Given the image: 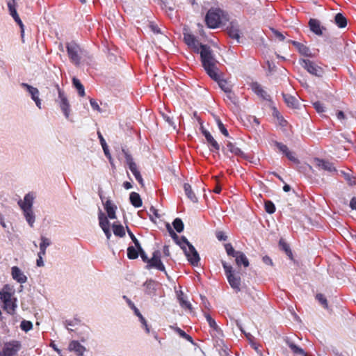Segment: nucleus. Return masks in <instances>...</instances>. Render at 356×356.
Instances as JSON below:
<instances>
[{
    "mask_svg": "<svg viewBox=\"0 0 356 356\" xmlns=\"http://www.w3.org/2000/svg\"><path fill=\"white\" fill-rule=\"evenodd\" d=\"M195 40L196 38L191 33H185L184 35V40L188 47L194 43Z\"/></svg>",
    "mask_w": 356,
    "mask_h": 356,
    "instance_id": "09e8293b",
    "label": "nucleus"
},
{
    "mask_svg": "<svg viewBox=\"0 0 356 356\" xmlns=\"http://www.w3.org/2000/svg\"><path fill=\"white\" fill-rule=\"evenodd\" d=\"M166 227H167V229L168 230L169 232V234L170 235V236L175 240L177 241V243L181 247V241H177L178 239H179V236H177V234L173 231V229H172L171 226L170 225V224H167L166 225Z\"/></svg>",
    "mask_w": 356,
    "mask_h": 356,
    "instance_id": "864d4df0",
    "label": "nucleus"
},
{
    "mask_svg": "<svg viewBox=\"0 0 356 356\" xmlns=\"http://www.w3.org/2000/svg\"><path fill=\"white\" fill-rule=\"evenodd\" d=\"M184 190L186 195L188 197V198L191 201H192L193 202H197V197H196L195 194L193 191L191 186L189 184L185 183L184 184Z\"/></svg>",
    "mask_w": 356,
    "mask_h": 356,
    "instance_id": "c756f323",
    "label": "nucleus"
},
{
    "mask_svg": "<svg viewBox=\"0 0 356 356\" xmlns=\"http://www.w3.org/2000/svg\"><path fill=\"white\" fill-rule=\"evenodd\" d=\"M285 156L287 157V159L289 160L293 161V162H298V159L293 155V153L292 152H291L290 150L285 154Z\"/></svg>",
    "mask_w": 356,
    "mask_h": 356,
    "instance_id": "338daca9",
    "label": "nucleus"
},
{
    "mask_svg": "<svg viewBox=\"0 0 356 356\" xmlns=\"http://www.w3.org/2000/svg\"><path fill=\"white\" fill-rule=\"evenodd\" d=\"M34 197L30 193L26 194L24 197V202H19V204L22 209H32Z\"/></svg>",
    "mask_w": 356,
    "mask_h": 356,
    "instance_id": "b1692460",
    "label": "nucleus"
},
{
    "mask_svg": "<svg viewBox=\"0 0 356 356\" xmlns=\"http://www.w3.org/2000/svg\"><path fill=\"white\" fill-rule=\"evenodd\" d=\"M127 232H128L130 238H131L132 241L135 244L136 248L137 249H140L141 245H140L138 240L136 238L134 234L131 232V230L129 229L128 227H127Z\"/></svg>",
    "mask_w": 356,
    "mask_h": 356,
    "instance_id": "13d9d810",
    "label": "nucleus"
},
{
    "mask_svg": "<svg viewBox=\"0 0 356 356\" xmlns=\"http://www.w3.org/2000/svg\"><path fill=\"white\" fill-rule=\"evenodd\" d=\"M97 134H98V137L99 138V141H100L101 145H102V147L103 148V150H104V152L105 155L108 159H111V154L109 153L107 144H106L104 137L102 136V135L101 134L100 132H98Z\"/></svg>",
    "mask_w": 356,
    "mask_h": 356,
    "instance_id": "a19ab883",
    "label": "nucleus"
},
{
    "mask_svg": "<svg viewBox=\"0 0 356 356\" xmlns=\"http://www.w3.org/2000/svg\"><path fill=\"white\" fill-rule=\"evenodd\" d=\"M56 87L58 90V99H59V106L63 112L65 116L68 118L70 116V105L67 97L65 93V92L61 90L58 84L56 85Z\"/></svg>",
    "mask_w": 356,
    "mask_h": 356,
    "instance_id": "423d86ee",
    "label": "nucleus"
},
{
    "mask_svg": "<svg viewBox=\"0 0 356 356\" xmlns=\"http://www.w3.org/2000/svg\"><path fill=\"white\" fill-rule=\"evenodd\" d=\"M272 31L274 34V35L280 41H284L285 40L284 35L277 30H275L274 29H272Z\"/></svg>",
    "mask_w": 356,
    "mask_h": 356,
    "instance_id": "e2e57ef3",
    "label": "nucleus"
},
{
    "mask_svg": "<svg viewBox=\"0 0 356 356\" xmlns=\"http://www.w3.org/2000/svg\"><path fill=\"white\" fill-rule=\"evenodd\" d=\"M139 254L138 250L133 246H129L127 248V257L129 259H136L138 258Z\"/></svg>",
    "mask_w": 356,
    "mask_h": 356,
    "instance_id": "79ce46f5",
    "label": "nucleus"
},
{
    "mask_svg": "<svg viewBox=\"0 0 356 356\" xmlns=\"http://www.w3.org/2000/svg\"><path fill=\"white\" fill-rule=\"evenodd\" d=\"M13 295V289L9 284L4 285L2 290L0 291V298L2 302H7L9 300L15 298Z\"/></svg>",
    "mask_w": 356,
    "mask_h": 356,
    "instance_id": "dca6fc26",
    "label": "nucleus"
},
{
    "mask_svg": "<svg viewBox=\"0 0 356 356\" xmlns=\"http://www.w3.org/2000/svg\"><path fill=\"white\" fill-rule=\"evenodd\" d=\"M20 327L22 330L28 332L33 328V324L31 321L24 320L21 322Z\"/></svg>",
    "mask_w": 356,
    "mask_h": 356,
    "instance_id": "3c124183",
    "label": "nucleus"
},
{
    "mask_svg": "<svg viewBox=\"0 0 356 356\" xmlns=\"http://www.w3.org/2000/svg\"><path fill=\"white\" fill-rule=\"evenodd\" d=\"M316 298L325 308H327V301L324 295L322 293H318L316 296Z\"/></svg>",
    "mask_w": 356,
    "mask_h": 356,
    "instance_id": "6e6d98bb",
    "label": "nucleus"
},
{
    "mask_svg": "<svg viewBox=\"0 0 356 356\" xmlns=\"http://www.w3.org/2000/svg\"><path fill=\"white\" fill-rule=\"evenodd\" d=\"M181 248L184 250L190 264L193 266H197L200 261V256L193 245L192 244L188 246V249L184 246H181Z\"/></svg>",
    "mask_w": 356,
    "mask_h": 356,
    "instance_id": "1a4fd4ad",
    "label": "nucleus"
},
{
    "mask_svg": "<svg viewBox=\"0 0 356 356\" xmlns=\"http://www.w3.org/2000/svg\"><path fill=\"white\" fill-rule=\"evenodd\" d=\"M17 299L13 298L8 301L3 302V309L10 314H13L17 307Z\"/></svg>",
    "mask_w": 356,
    "mask_h": 356,
    "instance_id": "393cba45",
    "label": "nucleus"
},
{
    "mask_svg": "<svg viewBox=\"0 0 356 356\" xmlns=\"http://www.w3.org/2000/svg\"><path fill=\"white\" fill-rule=\"evenodd\" d=\"M172 225L174 229L179 233L184 230V225L183 221L180 218H175L172 222Z\"/></svg>",
    "mask_w": 356,
    "mask_h": 356,
    "instance_id": "37998d69",
    "label": "nucleus"
},
{
    "mask_svg": "<svg viewBox=\"0 0 356 356\" xmlns=\"http://www.w3.org/2000/svg\"><path fill=\"white\" fill-rule=\"evenodd\" d=\"M245 334L246 337L248 338V340H250L251 346H252V348H254L257 352H259L260 350H259V345H258L257 343H255V342L252 341V339H251L252 338V336L250 334H246V333H245Z\"/></svg>",
    "mask_w": 356,
    "mask_h": 356,
    "instance_id": "052dcab7",
    "label": "nucleus"
},
{
    "mask_svg": "<svg viewBox=\"0 0 356 356\" xmlns=\"http://www.w3.org/2000/svg\"><path fill=\"white\" fill-rule=\"evenodd\" d=\"M146 268L147 269L154 268L166 273L165 266L161 260V252L159 250L153 252L152 257L149 259Z\"/></svg>",
    "mask_w": 356,
    "mask_h": 356,
    "instance_id": "6e6552de",
    "label": "nucleus"
},
{
    "mask_svg": "<svg viewBox=\"0 0 356 356\" xmlns=\"http://www.w3.org/2000/svg\"><path fill=\"white\" fill-rule=\"evenodd\" d=\"M286 343L288 344L289 347L291 348L293 353L302 356L305 355V351L301 348L296 346L295 343L289 341H286Z\"/></svg>",
    "mask_w": 356,
    "mask_h": 356,
    "instance_id": "58836bf2",
    "label": "nucleus"
},
{
    "mask_svg": "<svg viewBox=\"0 0 356 356\" xmlns=\"http://www.w3.org/2000/svg\"><path fill=\"white\" fill-rule=\"evenodd\" d=\"M284 102L289 107L295 108L298 106V100L291 95L282 93Z\"/></svg>",
    "mask_w": 356,
    "mask_h": 356,
    "instance_id": "cd10ccee",
    "label": "nucleus"
},
{
    "mask_svg": "<svg viewBox=\"0 0 356 356\" xmlns=\"http://www.w3.org/2000/svg\"><path fill=\"white\" fill-rule=\"evenodd\" d=\"M138 252H139V254L142 259V260L145 262V263H148L149 259L148 258V257L147 256L146 253L145 252V251L143 250V249L142 248V247L140 246V249H138Z\"/></svg>",
    "mask_w": 356,
    "mask_h": 356,
    "instance_id": "680f3d73",
    "label": "nucleus"
},
{
    "mask_svg": "<svg viewBox=\"0 0 356 356\" xmlns=\"http://www.w3.org/2000/svg\"><path fill=\"white\" fill-rule=\"evenodd\" d=\"M265 210L267 213L272 214L275 211V206L270 200H266L264 203Z\"/></svg>",
    "mask_w": 356,
    "mask_h": 356,
    "instance_id": "49530a36",
    "label": "nucleus"
},
{
    "mask_svg": "<svg viewBox=\"0 0 356 356\" xmlns=\"http://www.w3.org/2000/svg\"><path fill=\"white\" fill-rule=\"evenodd\" d=\"M21 344L17 341H13L5 343L3 348L0 352V356H15L19 350Z\"/></svg>",
    "mask_w": 356,
    "mask_h": 356,
    "instance_id": "0eeeda50",
    "label": "nucleus"
},
{
    "mask_svg": "<svg viewBox=\"0 0 356 356\" xmlns=\"http://www.w3.org/2000/svg\"><path fill=\"white\" fill-rule=\"evenodd\" d=\"M251 89L252 91L256 93L258 96L261 97L262 99L265 100H270V95L263 89L261 86L257 82H252L250 84Z\"/></svg>",
    "mask_w": 356,
    "mask_h": 356,
    "instance_id": "f3484780",
    "label": "nucleus"
},
{
    "mask_svg": "<svg viewBox=\"0 0 356 356\" xmlns=\"http://www.w3.org/2000/svg\"><path fill=\"white\" fill-rule=\"evenodd\" d=\"M90 104L92 106V108L94 109V110H97L98 111H100V107L98 104V103L93 99H90Z\"/></svg>",
    "mask_w": 356,
    "mask_h": 356,
    "instance_id": "69168bd1",
    "label": "nucleus"
},
{
    "mask_svg": "<svg viewBox=\"0 0 356 356\" xmlns=\"http://www.w3.org/2000/svg\"><path fill=\"white\" fill-rule=\"evenodd\" d=\"M275 145L277 147V149L282 152L284 155L289 151L288 147L280 142L275 141Z\"/></svg>",
    "mask_w": 356,
    "mask_h": 356,
    "instance_id": "5fc2aeb1",
    "label": "nucleus"
},
{
    "mask_svg": "<svg viewBox=\"0 0 356 356\" xmlns=\"http://www.w3.org/2000/svg\"><path fill=\"white\" fill-rule=\"evenodd\" d=\"M213 81L218 83L219 87L225 92H229L230 90L232 89V86L226 79L220 78V72H216V78H211Z\"/></svg>",
    "mask_w": 356,
    "mask_h": 356,
    "instance_id": "4468645a",
    "label": "nucleus"
},
{
    "mask_svg": "<svg viewBox=\"0 0 356 356\" xmlns=\"http://www.w3.org/2000/svg\"><path fill=\"white\" fill-rule=\"evenodd\" d=\"M227 33L230 38L238 40V39L240 38L238 29H237L233 26H231L230 27L227 28Z\"/></svg>",
    "mask_w": 356,
    "mask_h": 356,
    "instance_id": "ea45409f",
    "label": "nucleus"
},
{
    "mask_svg": "<svg viewBox=\"0 0 356 356\" xmlns=\"http://www.w3.org/2000/svg\"><path fill=\"white\" fill-rule=\"evenodd\" d=\"M227 149L233 155L239 156L241 158L245 157L243 152L236 146V143L228 141L226 144Z\"/></svg>",
    "mask_w": 356,
    "mask_h": 356,
    "instance_id": "412c9836",
    "label": "nucleus"
},
{
    "mask_svg": "<svg viewBox=\"0 0 356 356\" xmlns=\"http://www.w3.org/2000/svg\"><path fill=\"white\" fill-rule=\"evenodd\" d=\"M334 22L339 28H344L347 25V19L341 13L335 15Z\"/></svg>",
    "mask_w": 356,
    "mask_h": 356,
    "instance_id": "473e14b6",
    "label": "nucleus"
},
{
    "mask_svg": "<svg viewBox=\"0 0 356 356\" xmlns=\"http://www.w3.org/2000/svg\"><path fill=\"white\" fill-rule=\"evenodd\" d=\"M216 122H217V124H218V127L219 129V130L220 131V132L225 136V137H228L229 136V133H228V131L227 129H226V127H225V125L223 124V123L221 122V120L220 119H217L216 120Z\"/></svg>",
    "mask_w": 356,
    "mask_h": 356,
    "instance_id": "603ef678",
    "label": "nucleus"
},
{
    "mask_svg": "<svg viewBox=\"0 0 356 356\" xmlns=\"http://www.w3.org/2000/svg\"><path fill=\"white\" fill-rule=\"evenodd\" d=\"M314 108L318 113H323L325 111L323 104L320 102H316L313 103Z\"/></svg>",
    "mask_w": 356,
    "mask_h": 356,
    "instance_id": "bf43d9fd",
    "label": "nucleus"
},
{
    "mask_svg": "<svg viewBox=\"0 0 356 356\" xmlns=\"http://www.w3.org/2000/svg\"><path fill=\"white\" fill-rule=\"evenodd\" d=\"M202 46H207V44H202L196 39L195 42L193 43L189 47L191 48L195 52L200 54L202 50Z\"/></svg>",
    "mask_w": 356,
    "mask_h": 356,
    "instance_id": "8fccbe9b",
    "label": "nucleus"
},
{
    "mask_svg": "<svg viewBox=\"0 0 356 356\" xmlns=\"http://www.w3.org/2000/svg\"><path fill=\"white\" fill-rule=\"evenodd\" d=\"M129 200H130L131 204L134 207L139 208L143 204V202H142L140 195L136 192H131L130 193Z\"/></svg>",
    "mask_w": 356,
    "mask_h": 356,
    "instance_id": "bb28decb",
    "label": "nucleus"
},
{
    "mask_svg": "<svg viewBox=\"0 0 356 356\" xmlns=\"http://www.w3.org/2000/svg\"><path fill=\"white\" fill-rule=\"evenodd\" d=\"M279 246L280 250L284 251L291 260H294L290 245L284 239L281 238L280 240Z\"/></svg>",
    "mask_w": 356,
    "mask_h": 356,
    "instance_id": "a878e982",
    "label": "nucleus"
},
{
    "mask_svg": "<svg viewBox=\"0 0 356 356\" xmlns=\"http://www.w3.org/2000/svg\"><path fill=\"white\" fill-rule=\"evenodd\" d=\"M225 249L226 250L227 254L229 256H232L233 257H235L236 256V254L240 252V251H236L234 249V248L231 243H226L225 245Z\"/></svg>",
    "mask_w": 356,
    "mask_h": 356,
    "instance_id": "de8ad7c7",
    "label": "nucleus"
},
{
    "mask_svg": "<svg viewBox=\"0 0 356 356\" xmlns=\"http://www.w3.org/2000/svg\"><path fill=\"white\" fill-rule=\"evenodd\" d=\"M98 218L99 221V226L102 229L109 228L110 222L104 213L100 211L98 216Z\"/></svg>",
    "mask_w": 356,
    "mask_h": 356,
    "instance_id": "f704fd0d",
    "label": "nucleus"
},
{
    "mask_svg": "<svg viewBox=\"0 0 356 356\" xmlns=\"http://www.w3.org/2000/svg\"><path fill=\"white\" fill-rule=\"evenodd\" d=\"M206 319L211 328L210 333L213 337L219 338L222 336V332L216 321L209 315L206 314Z\"/></svg>",
    "mask_w": 356,
    "mask_h": 356,
    "instance_id": "9b49d317",
    "label": "nucleus"
},
{
    "mask_svg": "<svg viewBox=\"0 0 356 356\" xmlns=\"http://www.w3.org/2000/svg\"><path fill=\"white\" fill-rule=\"evenodd\" d=\"M72 83H73V86L77 89L79 95L81 97H84L86 95L85 90H84V87L81 84V81L78 79L74 77L72 79Z\"/></svg>",
    "mask_w": 356,
    "mask_h": 356,
    "instance_id": "c9c22d12",
    "label": "nucleus"
},
{
    "mask_svg": "<svg viewBox=\"0 0 356 356\" xmlns=\"http://www.w3.org/2000/svg\"><path fill=\"white\" fill-rule=\"evenodd\" d=\"M159 283L154 280H149L144 283L145 293L148 295H154Z\"/></svg>",
    "mask_w": 356,
    "mask_h": 356,
    "instance_id": "4be33fe9",
    "label": "nucleus"
},
{
    "mask_svg": "<svg viewBox=\"0 0 356 356\" xmlns=\"http://www.w3.org/2000/svg\"><path fill=\"white\" fill-rule=\"evenodd\" d=\"M127 165H129V170L133 172V170H135L137 169V165L136 163L134 161V159L131 156V155L125 149H122Z\"/></svg>",
    "mask_w": 356,
    "mask_h": 356,
    "instance_id": "c85d7f7f",
    "label": "nucleus"
},
{
    "mask_svg": "<svg viewBox=\"0 0 356 356\" xmlns=\"http://www.w3.org/2000/svg\"><path fill=\"white\" fill-rule=\"evenodd\" d=\"M66 49L70 61L78 66L81 63V49L79 44L72 41L66 44Z\"/></svg>",
    "mask_w": 356,
    "mask_h": 356,
    "instance_id": "f03ea898",
    "label": "nucleus"
},
{
    "mask_svg": "<svg viewBox=\"0 0 356 356\" xmlns=\"http://www.w3.org/2000/svg\"><path fill=\"white\" fill-rule=\"evenodd\" d=\"M300 65L305 69L309 73L316 76H322L324 71L323 69L316 65L314 62L308 59H300Z\"/></svg>",
    "mask_w": 356,
    "mask_h": 356,
    "instance_id": "7ed1b4c3",
    "label": "nucleus"
},
{
    "mask_svg": "<svg viewBox=\"0 0 356 356\" xmlns=\"http://www.w3.org/2000/svg\"><path fill=\"white\" fill-rule=\"evenodd\" d=\"M21 86L28 90L31 96L32 99L35 102L36 106L39 108H41V101L39 98L38 89L25 83H22Z\"/></svg>",
    "mask_w": 356,
    "mask_h": 356,
    "instance_id": "f8f14e48",
    "label": "nucleus"
},
{
    "mask_svg": "<svg viewBox=\"0 0 356 356\" xmlns=\"http://www.w3.org/2000/svg\"><path fill=\"white\" fill-rule=\"evenodd\" d=\"M236 264L238 266L243 265L245 267L249 266V261L244 253L239 252L235 257Z\"/></svg>",
    "mask_w": 356,
    "mask_h": 356,
    "instance_id": "7c9ffc66",
    "label": "nucleus"
},
{
    "mask_svg": "<svg viewBox=\"0 0 356 356\" xmlns=\"http://www.w3.org/2000/svg\"><path fill=\"white\" fill-rule=\"evenodd\" d=\"M104 209L108 214V217L110 219H115V210L117 209L116 206L113 204L112 202L110 200H108L104 203Z\"/></svg>",
    "mask_w": 356,
    "mask_h": 356,
    "instance_id": "5701e85b",
    "label": "nucleus"
},
{
    "mask_svg": "<svg viewBox=\"0 0 356 356\" xmlns=\"http://www.w3.org/2000/svg\"><path fill=\"white\" fill-rule=\"evenodd\" d=\"M227 279L231 287L236 292H239L241 291V280L239 276H236L235 274L229 275Z\"/></svg>",
    "mask_w": 356,
    "mask_h": 356,
    "instance_id": "6ab92c4d",
    "label": "nucleus"
},
{
    "mask_svg": "<svg viewBox=\"0 0 356 356\" xmlns=\"http://www.w3.org/2000/svg\"><path fill=\"white\" fill-rule=\"evenodd\" d=\"M174 330L182 338L185 339L188 341L193 343V338L186 334L184 330H182L181 328L176 327Z\"/></svg>",
    "mask_w": 356,
    "mask_h": 356,
    "instance_id": "c03bdc74",
    "label": "nucleus"
},
{
    "mask_svg": "<svg viewBox=\"0 0 356 356\" xmlns=\"http://www.w3.org/2000/svg\"><path fill=\"white\" fill-rule=\"evenodd\" d=\"M41 243L40 245V252L38 254L45 255L46 254V249L50 245V241L49 238L42 236H41Z\"/></svg>",
    "mask_w": 356,
    "mask_h": 356,
    "instance_id": "72a5a7b5",
    "label": "nucleus"
},
{
    "mask_svg": "<svg viewBox=\"0 0 356 356\" xmlns=\"http://www.w3.org/2000/svg\"><path fill=\"white\" fill-rule=\"evenodd\" d=\"M8 8L10 14L13 17H17V15H18L17 10H16L15 0H12V1H9L8 3Z\"/></svg>",
    "mask_w": 356,
    "mask_h": 356,
    "instance_id": "a18cd8bd",
    "label": "nucleus"
},
{
    "mask_svg": "<svg viewBox=\"0 0 356 356\" xmlns=\"http://www.w3.org/2000/svg\"><path fill=\"white\" fill-rule=\"evenodd\" d=\"M177 299L182 308L191 309V304L185 299L184 294L182 291H179L177 294Z\"/></svg>",
    "mask_w": 356,
    "mask_h": 356,
    "instance_id": "2f4dec72",
    "label": "nucleus"
},
{
    "mask_svg": "<svg viewBox=\"0 0 356 356\" xmlns=\"http://www.w3.org/2000/svg\"><path fill=\"white\" fill-rule=\"evenodd\" d=\"M309 26L311 31L317 35H322L323 31L326 29L324 26L321 25L320 21L316 19H310L309 21Z\"/></svg>",
    "mask_w": 356,
    "mask_h": 356,
    "instance_id": "2eb2a0df",
    "label": "nucleus"
},
{
    "mask_svg": "<svg viewBox=\"0 0 356 356\" xmlns=\"http://www.w3.org/2000/svg\"><path fill=\"white\" fill-rule=\"evenodd\" d=\"M205 22L207 26L211 29L218 27L221 23L220 10H209L205 16Z\"/></svg>",
    "mask_w": 356,
    "mask_h": 356,
    "instance_id": "20e7f679",
    "label": "nucleus"
},
{
    "mask_svg": "<svg viewBox=\"0 0 356 356\" xmlns=\"http://www.w3.org/2000/svg\"><path fill=\"white\" fill-rule=\"evenodd\" d=\"M200 58L202 66L210 78H216V72H219L217 67L218 62L214 58L209 46H202Z\"/></svg>",
    "mask_w": 356,
    "mask_h": 356,
    "instance_id": "f257e3e1",
    "label": "nucleus"
},
{
    "mask_svg": "<svg viewBox=\"0 0 356 356\" xmlns=\"http://www.w3.org/2000/svg\"><path fill=\"white\" fill-rule=\"evenodd\" d=\"M113 231L115 236L119 237H123L125 236V231L124 227L122 225H113Z\"/></svg>",
    "mask_w": 356,
    "mask_h": 356,
    "instance_id": "4c0bfd02",
    "label": "nucleus"
},
{
    "mask_svg": "<svg viewBox=\"0 0 356 356\" xmlns=\"http://www.w3.org/2000/svg\"><path fill=\"white\" fill-rule=\"evenodd\" d=\"M350 207L352 209L356 210V197H353L350 202Z\"/></svg>",
    "mask_w": 356,
    "mask_h": 356,
    "instance_id": "774afa93",
    "label": "nucleus"
},
{
    "mask_svg": "<svg viewBox=\"0 0 356 356\" xmlns=\"http://www.w3.org/2000/svg\"><path fill=\"white\" fill-rule=\"evenodd\" d=\"M222 264L223 268L225 270L227 278L228 277V276H229V275L234 274L232 270V266L228 265L225 261H222Z\"/></svg>",
    "mask_w": 356,
    "mask_h": 356,
    "instance_id": "4d7b16f0",
    "label": "nucleus"
},
{
    "mask_svg": "<svg viewBox=\"0 0 356 356\" xmlns=\"http://www.w3.org/2000/svg\"><path fill=\"white\" fill-rule=\"evenodd\" d=\"M11 275L13 280H16L19 283L24 284L27 281L26 276L17 266L12 267Z\"/></svg>",
    "mask_w": 356,
    "mask_h": 356,
    "instance_id": "a211bd4d",
    "label": "nucleus"
},
{
    "mask_svg": "<svg viewBox=\"0 0 356 356\" xmlns=\"http://www.w3.org/2000/svg\"><path fill=\"white\" fill-rule=\"evenodd\" d=\"M287 42L293 44L301 55L307 57L312 56L309 48L305 44L292 40H289Z\"/></svg>",
    "mask_w": 356,
    "mask_h": 356,
    "instance_id": "ddd939ff",
    "label": "nucleus"
},
{
    "mask_svg": "<svg viewBox=\"0 0 356 356\" xmlns=\"http://www.w3.org/2000/svg\"><path fill=\"white\" fill-rule=\"evenodd\" d=\"M314 164L319 170H323L328 172H334L337 171L332 163L324 159L315 158L314 159Z\"/></svg>",
    "mask_w": 356,
    "mask_h": 356,
    "instance_id": "9d476101",
    "label": "nucleus"
},
{
    "mask_svg": "<svg viewBox=\"0 0 356 356\" xmlns=\"http://www.w3.org/2000/svg\"><path fill=\"white\" fill-rule=\"evenodd\" d=\"M69 349L76 353L77 356H83L86 348L77 341H72L69 344Z\"/></svg>",
    "mask_w": 356,
    "mask_h": 356,
    "instance_id": "aec40b11",
    "label": "nucleus"
},
{
    "mask_svg": "<svg viewBox=\"0 0 356 356\" xmlns=\"http://www.w3.org/2000/svg\"><path fill=\"white\" fill-rule=\"evenodd\" d=\"M216 236L219 241H226L227 237L222 231H218L216 233Z\"/></svg>",
    "mask_w": 356,
    "mask_h": 356,
    "instance_id": "0e129e2a",
    "label": "nucleus"
},
{
    "mask_svg": "<svg viewBox=\"0 0 356 356\" xmlns=\"http://www.w3.org/2000/svg\"><path fill=\"white\" fill-rule=\"evenodd\" d=\"M200 131L206 138L210 151H211L212 152L218 153L220 150V145L215 140V138L213 137L211 133L204 127L202 122H200Z\"/></svg>",
    "mask_w": 356,
    "mask_h": 356,
    "instance_id": "39448f33",
    "label": "nucleus"
},
{
    "mask_svg": "<svg viewBox=\"0 0 356 356\" xmlns=\"http://www.w3.org/2000/svg\"><path fill=\"white\" fill-rule=\"evenodd\" d=\"M22 210L24 211V216H25L26 220H27L28 223L30 225L31 227H33V223L35 222V216L32 211V209H22Z\"/></svg>",
    "mask_w": 356,
    "mask_h": 356,
    "instance_id": "e433bc0d",
    "label": "nucleus"
}]
</instances>
